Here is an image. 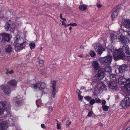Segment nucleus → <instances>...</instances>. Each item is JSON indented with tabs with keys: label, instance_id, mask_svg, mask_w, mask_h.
<instances>
[{
	"label": "nucleus",
	"instance_id": "1",
	"mask_svg": "<svg viewBox=\"0 0 130 130\" xmlns=\"http://www.w3.org/2000/svg\"><path fill=\"white\" fill-rule=\"evenodd\" d=\"M113 54V58L115 60L123 58L124 56L121 48L115 50Z\"/></svg>",
	"mask_w": 130,
	"mask_h": 130
},
{
	"label": "nucleus",
	"instance_id": "2",
	"mask_svg": "<svg viewBox=\"0 0 130 130\" xmlns=\"http://www.w3.org/2000/svg\"><path fill=\"white\" fill-rule=\"evenodd\" d=\"M120 105L121 108L125 109L128 107L130 106V98L126 97L121 101Z\"/></svg>",
	"mask_w": 130,
	"mask_h": 130
},
{
	"label": "nucleus",
	"instance_id": "3",
	"mask_svg": "<svg viewBox=\"0 0 130 130\" xmlns=\"http://www.w3.org/2000/svg\"><path fill=\"white\" fill-rule=\"evenodd\" d=\"M112 56L110 55L100 58V60L103 64L107 65L110 64L111 61Z\"/></svg>",
	"mask_w": 130,
	"mask_h": 130
},
{
	"label": "nucleus",
	"instance_id": "4",
	"mask_svg": "<svg viewBox=\"0 0 130 130\" xmlns=\"http://www.w3.org/2000/svg\"><path fill=\"white\" fill-rule=\"evenodd\" d=\"M34 88L35 91H38L44 88L46 86V84L44 83L36 84L34 85Z\"/></svg>",
	"mask_w": 130,
	"mask_h": 130
},
{
	"label": "nucleus",
	"instance_id": "5",
	"mask_svg": "<svg viewBox=\"0 0 130 130\" xmlns=\"http://www.w3.org/2000/svg\"><path fill=\"white\" fill-rule=\"evenodd\" d=\"M121 48L124 54H124H125V55L126 57H130V50H129V47L128 45L124 44L122 48Z\"/></svg>",
	"mask_w": 130,
	"mask_h": 130
},
{
	"label": "nucleus",
	"instance_id": "6",
	"mask_svg": "<svg viewBox=\"0 0 130 130\" xmlns=\"http://www.w3.org/2000/svg\"><path fill=\"white\" fill-rule=\"evenodd\" d=\"M120 41L123 44H126L129 42V40L126 37H125L123 34L120 35L119 37H118Z\"/></svg>",
	"mask_w": 130,
	"mask_h": 130
},
{
	"label": "nucleus",
	"instance_id": "7",
	"mask_svg": "<svg viewBox=\"0 0 130 130\" xmlns=\"http://www.w3.org/2000/svg\"><path fill=\"white\" fill-rule=\"evenodd\" d=\"M5 30L6 31H9L12 32L14 31L15 27L14 24L11 25L8 22L5 24Z\"/></svg>",
	"mask_w": 130,
	"mask_h": 130
},
{
	"label": "nucleus",
	"instance_id": "8",
	"mask_svg": "<svg viewBox=\"0 0 130 130\" xmlns=\"http://www.w3.org/2000/svg\"><path fill=\"white\" fill-rule=\"evenodd\" d=\"M56 81L54 80L52 83V86L51 87V96L53 98H54L56 95Z\"/></svg>",
	"mask_w": 130,
	"mask_h": 130
},
{
	"label": "nucleus",
	"instance_id": "9",
	"mask_svg": "<svg viewBox=\"0 0 130 130\" xmlns=\"http://www.w3.org/2000/svg\"><path fill=\"white\" fill-rule=\"evenodd\" d=\"M130 81V77L127 78L126 77H124L123 76H122L120 77L119 79L118 83L119 84L121 85L127 81L129 82Z\"/></svg>",
	"mask_w": 130,
	"mask_h": 130
},
{
	"label": "nucleus",
	"instance_id": "10",
	"mask_svg": "<svg viewBox=\"0 0 130 130\" xmlns=\"http://www.w3.org/2000/svg\"><path fill=\"white\" fill-rule=\"evenodd\" d=\"M95 51L98 52V54L99 55H101L102 52L105 51V49L101 46L98 45L94 48Z\"/></svg>",
	"mask_w": 130,
	"mask_h": 130
},
{
	"label": "nucleus",
	"instance_id": "11",
	"mask_svg": "<svg viewBox=\"0 0 130 130\" xmlns=\"http://www.w3.org/2000/svg\"><path fill=\"white\" fill-rule=\"evenodd\" d=\"M3 37L2 41L7 42L10 40L11 36L9 34L3 33L2 35Z\"/></svg>",
	"mask_w": 130,
	"mask_h": 130
},
{
	"label": "nucleus",
	"instance_id": "12",
	"mask_svg": "<svg viewBox=\"0 0 130 130\" xmlns=\"http://www.w3.org/2000/svg\"><path fill=\"white\" fill-rule=\"evenodd\" d=\"M2 87L5 94L9 95L11 91L10 87L3 85Z\"/></svg>",
	"mask_w": 130,
	"mask_h": 130
},
{
	"label": "nucleus",
	"instance_id": "13",
	"mask_svg": "<svg viewBox=\"0 0 130 130\" xmlns=\"http://www.w3.org/2000/svg\"><path fill=\"white\" fill-rule=\"evenodd\" d=\"M92 66L95 71L100 69L98 62L96 61H94L91 63Z\"/></svg>",
	"mask_w": 130,
	"mask_h": 130
},
{
	"label": "nucleus",
	"instance_id": "14",
	"mask_svg": "<svg viewBox=\"0 0 130 130\" xmlns=\"http://www.w3.org/2000/svg\"><path fill=\"white\" fill-rule=\"evenodd\" d=\"M15 41L14 43L22 44L24 43V40L23 38L21 37H19V36H17L15 38Z\"/></svg>",
	"mask_w": 130,
	"mask_h": 130
},
{
	"label": "nucleus",
	"instance_id": "15",
	"mask_svg": "<svg viewBox=\"0 0 130 130\" xmlns=\"http://www.w3.org/2000/svg\"><path fill=\"white\" fill-rule=\"evenodd\" d=\"M99 70L98 73L96 74V76L99 79L101 80L102 79L104 76V72L100 69Z\"/></svg>",
	"mask_w": 130,
	"mask_h": 130
},
{
	"label": "nucleus",
	"instance_id": "16",
	"mask_svg": "<svg viewBox=\"0 0 130 130\" xmlns=\"http://www.w3.org/2000/svg\"><path fill=\"white\" fill-rule=\"evenodd\" d=\"M14 45L15 47V50L17 51H18L23 49L24 47V46H23L22 44L14 43Z\"/></svg>",
	"mask_w": 130,
	"mask_h": 130
},
{
	"label": "nucleus",
	"instance_id": "17",
	"mask_svg": "<svg viewBox=\"0 0 130 130\" xmlns=\"http://www.w3.org/2000/svg\"><path fill=\"white\" fill-rule=\"evenodd\" d=\"M120 10V8H118L112 13L111 17L112 20H113L118 15V12Z\"/></svg>",
	"mask_w": 130,
	"mask_h": 130
},
{
	"label": "nucleus",
	"instance_id": "18",
	"mask_svg": "<svg viewBox=\"0 0 130 130\" xmlns=\"http://www.w3.org/2000/svg\"><path fill=\"white\" fill-rule=\"evenodd\" d=\"M7 123L6 122H2L0 124V129L1 130H6L7 128Z\"/></svg>",
	"mask_w": 130,
	"mask_h": 130
},
{
	"label": "nucleus",
	"instance_id": "19",
	"mask_svg": "<svg viewBox=\"0 0 130 130\" xmlns=\"http://www.w3.org/2000/svg\"><path fill=\"white\" fill-rule=\"evenodd\" d=\"M127 67L128 66L126 64H123L121 66L118 68L119 73H122L123 72Z\"/></svg>",
	"mask_w": 130,
	"mask_h": 130
},
{
	"label": "nucleus",
	"instance_id": "20",
	"mask_svg": "<svg viewBox=\"0 0 130 130\" xmlns=\"http://www.w3.org/2000/svg\"><path fill=\"white\" fill-rule=\"evenodd\" d=\"M17 81L15 79H12L8 82V84L11 86L16 87L17 83Z\"/></svg>",
	"mask_w": 130,
	"mask_h": 130
},
{
	"label": "nucleus",
	"instance_id": "21",
	"mask_svg": "<svg viewBox=\"0 0 130 130\" xmlns=\"http://www.w3.org/2000/svg\"><path fill=\"white\" fill-rule=\"evenodd\" d=\"M117 83L116 82L113 81L109 83V87L110 89H116V88Z\"/></svg>",
	"mask_w": 130,
	"mask_h": 130
},
{
	"label": "nucleus",
	"instance_id": "22",
	"mask_svg": "<svg viewBox=\"0 0 130 130\" xmlns=\"http://www.w3.org/2000/svg\"><path fill=\"white\" fill-rule=\"evenodd\" d=\"M124 26L126 28H130V20H125Z\"/></svg>",
	"mask_w": 130,
	"mask_h": 130
},
{
	"label": "nucleus",
	"instance_id": "23",
	"mask_svg": "<svg viewBox=\"0 0 130 130\" xmlns=\"http://www.w3.org/2000/svg\"><path fill=\"white\" fill-rule=\"evenodd\" d=\"M22 99V97L20 96H18L15 98V100H16V101L18 105L21 103Z\"/></svg>",
	"mask_w": 130,
	"mask_h": 130
},
{
	"label": "nucleus",
	"instance_id": "24",
	"mask_svg": "<svg viewBox=\"0 0 130 130\" xmlns=\"http://www.w3.org/2000/svg\"><path fill=\"white\" fill-rule=\"evenodd\" d=\"M122 31H123V32L122 34H123L124 36L126 37H130V31H124L123 30H122Z\"/></svg>",
	"mask_w": 130,
	"mask_h": 130
},
{
	"label": "nucleus",
	"instance_id": "25",
	"mask_svg": "<svg viewBox=\"0 0 130 130\" xmlns=\"http://www.w3.org/2000/svg\"><path fill=\"white\" fill-rule=\"evenodd\" d=\"M87 6L86 5L83 4L80 5L79 7V8L80 10L84 11L86 9Z\"/></svg>",
	"mask_w": 130,
	"mask_h": 130
},
{
	"label": "nucleus",
	"instance_id": "26",
	"mask_svg": "<svg viewBox=\"0 0 130 130\" xmlns=\"http://www.w3.org/2000/svg\"><path fill=\"white\" fill-rule=\"evenodd\" d=\"M111 71L110 67L108 66H106L104 69V71L109 73H110Z\"/></svg>",
	"mask_w": 130,
	"mask_h": 130
},
{
	"label": "nucleus",
	"instance_id": "27",
	"mask_svg": "<svg viewBox=\"0 0 130 130\" xmlns=\"http://www.w3.org/2000/svg\"><path fill=\"white\" fill-rule=\"evenodd\" d=\"M12 48L11 45H8L6 48V51L9 53L11 52L12 51Z\"/></svg>",
	"mask_w": 130,
	"mask_h": 130
},
{
	"label": "nucleus",
	"instance_id": "28",
	"mask_svg": "<svg viewBox=\"0 0 130 130\" xmlns=\"http://www.w3.org/2000/svg\"><path fill=\"white\" fill-rule=\"evenodd\" d=\"M29 45L30 48L31 50L34 48L35 46V43H30L29 44Z\"/></svg>",
	"mask_w": 130,
	"mask_h": 130
},
{
	"label": "nucleus",
	"instance_id": "29",
	"mask_svg": "<svg viewBox=\"0 0 130 130\" xmlns=\"http://www.w3.org/2000/svg\"><path fill=\"white\" fill-rule=\"evenodd\" d=\"M102 108L104 110L107 111L109 108V107L108 106L106 105H103L102 106Z\"/></svg>",
	"mask_w": 130,
	"mask_h": 130
},
{
	"label": "nucleus",
	"instance_id": "30",
	"mask_svg": "<svg viewBox=\"0 0 130 130\" xmlns=\"http://www.w3.org/2000/svg\"><path fill=\"white\" fill-rule=\"evenodd\" d=\"M89 53L91 56L92 57H94L96 55L95 53L92 51H90Z\"/></svg>",
	"mask_w": 130,
	"mask_h": 130
},
{
	"label": "nucleus",
	"instance_id": "31",
	"mask_svg": "<svg viewBox=\"0 0 130 130\" xmlns=\"http://www.w3.org/2000/svg\"><path fill=\"white\" fill-rule=\"evenodd\" d=\"M110 78L113 80V81L115 80L116 79V76L113 75H110L109 76Z\"/></svg>",
	"mask_w": 130,
	"mask_h": 130
},
{
	"label": "nucleus",
	"instance_id": "32",
	"mask_svg": "<svg viewBox=\"0 0 130 130\" xmlns=\"http://www.w3.org/2000/svg\"><path fill=\"white\" fill-rule=\"evenodd\" d=\"M117 38V37L115 35L113 34H112L111 37V39L112 42L114 40L116 39Z\"/></svg>",
	"mask_w": 130,
	"mask_h": 130
},
{
	"label": "nucleus",
	"instance_id": "33",
	"mask_svg": "<svg viewBox=\"0 0 130 130\" xmlns=\"http://www.w3.org/2000/svg\"><path fill=\"white\" fill-rule=\"evenodd\" d=\"M44 61L43 60H40L39 61V65L41 67L42 66L44 63Z\"/></svg>",
	"mask_w": 130,
	"mask_h": 130
},
{
	"label": "nucleus",
	"instance_id": "34",
	"mask_svg": "<svg viewBox=\"0 0 130 130\" xmlns=\"http://www.w3.org/2000/svg\"><path fill=\"white\" fill-rule=\"evenodd\" d=\"M5 109V108H4V109L2 108L1 107V106H0V116L3 114L4 110Z\"/></svg>",
	"mask_w": 130,
	"mask_h": 130
},
{
	"label": "nucleus",
	"instance_id": "35",
	"mask_svg": "<svg viewBox=\"0 0 130 130\" xmlns=\"http://www.w3.org/2000/svg\"><path fill=\"white\" fill-rule=\"evenodd\" d=\"M95 102V100L94 99H91L89 102V103L92 105L94 104Z\"/></svg>",
	"mask_w": 130,
	"mask_h": 130
},
{
	"label": "nucleus",
	"instance_id": "36",
	"mask_svg": "<svg viewBox=\"0 0 130 130\" xmlns=\"http://www.w3.org/2000/svg\"><path fill=\"white\" fill-rule=\"evenodd\" d=\"M6 102L4 101H1L0 102V104L2 105L3 107H5L6 106Z\"/></svg>",
	"mask_w": 130,
	"mask_h": 130
},
{
	"label": "nucleus",
	"instance_id": "37",
	"mask_svg": "<svg viewBox=\"0 0 130 130\" xmlns=\"http://www.w3.org/2000/svg\"><path fill=\"white\" fill-rule=\"evenodd\" d=\"M84 98L88 101H90L91 99V97H90L89 96H87L86 97H85Z\"/></svg>",
	"mask_w": 130,
	"mask_h": 130
},
{
	"label": "nucleus",
	"instance_id": "38",
	"mask_svg": "<svg viewBox=\"0 0 130 130\" xmlns=\"http://www.w3.org/2000/svg\"><path fill=\"white\" fill-rule=\"evenodd\" d=\"M95 102L98 103H100L101 102V100L99 98H96L95 99Z\"/></svg>",
	"mask_w": 130,
	"mask_h": 130
},
{
	"label": "nucleus",
	"instance_id": "39",
	"mask_svg": "<svg viewBox=\"0 0 130 130\" xmlns=\"http://www.w3.org/2000/svg\"><path fill=\"white\" fill-rule=\"evenodd\" d=\"M71 124V121L69 120H68L66 122V125L67 126H69V125Z\"/></svg>",
	"mask_w": 130,
	"mask_h": 130
},
{
	"label": "nucleus",
	"instance_id": "40",
	"mask_svg": "<svg viewBox=\"0 0 130 130\" xmlns=\"http://www.w3.org/2000/svg\"><path fill=\"white\" fill-rule=\"evenodd\" d=\"M93 113V112L92 111H89L87 116L89 117H90L91 116Z\"/></svg>",
	"mask_w": 130,
	"mask_h": 130
},
{
	"label": "nucleus",
	"instance_id": "41",
	"mask_svg": "<svg viewBox=\"0 0 130 130\" xmlns=\"http://www.w3.org/2000/svg\"><path fill=\"white\" fill-rule=\"evenodd\" d=\"M68 26H69V25H71L72 26H76L77 25V24L76 23H70L69 24H68L67 25Z\"/></svg>",
	"mask_w": 130,
	"mask_h": 130
},
{
	"label": "nucleus",
	"instance_id": "42",
	"mask_svg": "<svg viewBox=\"0 0 130 130\" xmlns=\"http://www.w3.org/2000/svg\"><path fill=\"white\" fill-rule=\"evenodd\" d=\"M14 71L13 70H11L10 71H7V72H6V74H8V73H9L10 74H11L12 73H13Z\"/></svg>",
	"mask_w": 130,
	"mask_h": 130
},
{
	"label": "nucleus",
	"instance_id": "43",
	"mask_svg": "<svg viewBox=\"0 0 130 130\" xmlns=\"http://www.w3.org/2000/svg\"><path fill=\"white\" fill-rule=\"evenodd\" d=\"M40 73L42 74L43 75H44L45 74V72H44V70L42 69L40 71Z\"/></svg>",
	"mask_w": 130,
	"mask_h": 130
},
{
	"label": "nucleus",
	"instance_id": "44",
	"mask_svg": "<svg viewBox=\"0 0 130 130\" xmlns=\"http://www.w3.org/2000/svg\"><path fill=\"white\" fill-rule=\"evenodd\" d=\"M78 98L79 100L81 101H82V100L83 98V96H81V95L79 94H78Z\"/></svg>",
	"mask_w": 130,
	"mask_h": 130
},
{
	"label": "nucleus",
	"instance_id": "45",
	"mask_svg": "<svg viewBox=\"0 0 130 130\" xmlns=\"http://www.w3.org/2000/svg\"><path fill=\"white\" fill-rule=\"evenodd\" d=\"M48 111H50L51 112H52L53 111L52 107L51 106H49L48 107Z\"/></svg>",
	"mask_w": 130,
	"mask_h": 130
},
{
	"label": "nucleus",
	"instance_id": "46",
	"mask_svg": "<svg viewBox=\"0 0 130 130\" xmlns=\"http://www.w3.org/2000/svg\"><path fill=\"white\" fill-rule=\"evenodd\" d=\"M106 103V101L105 100H103L102 101V106L103 105H105Z\"/></svg>",
	"mask_w": 130,
	"mask_h": 130
},
{
	"label": "nucleus",
	"instance_id": "47",
	"mask_svg": "<svg viewBox=\"0 0 130 130\" xmlns=\"http://www.w3.org/2000/svg\"><path fill=\"white\" fill-rule=\"evenodd\" d=\"M41 102V101L40 100H38L36 101V104L37 106H38V107H39V105L38 104V102Z\"/></svg>",
	"mask_w": 130,
	"mask_h": 130
},
{
	"label": "nucleus",
	"instance_id": "48",
	"mask_svg": "<svg viewBox=\"0 0 130 130\" xmlns=\"http://www.w3.org/2000/svg\"><path fill=\"white\" fill-rule=\"evenodd\" d=\"M76 93H77L78 94H78H80L81 93L80 91L79 90L77 89L76 91Z\"/></svg>",
	"mask_w": 130,
	"mask_h": 130
},
{
	"label": "nucleus",
	"instance_id": "49",
	"mask_svg": "<svg viewBox=\"0 0 130 130\" xmlns=\"http://www.w3.org/2000/svg\"><path fill=\"white\" fill-rule=\"evenodd\" d=\"M57 128L58 129H59L60 128V126L59 124L57 123Z\"/></svg>",
	"mask_w": 130,
	"mask_h": 130
},
{
	"label": "nucleus",
	"instance_id": "50",
	"mask_svg": "<svg viewBox=\"0 0 130 130\" xmlns=\"http://www.w3.org/2000/svg\"><path fill=\"white\" fill-rule=\"evenodd\" d=\"M41 127L43 128H45V126L43 124H42L41 125Z\"/></svg>",
	"mask_w": 130,
	"mask_h": 130
},
{
	"label": "nucleus",
	"instance_id": "51",
	"mask_svg": "<svg viewBox=\"0 0 130 130\" xmlns=\"http://www.w3.org/2000/svg\"><path fill=\"white\" fill-rule=\"evenodd\" d=\"M97 7L98 8H100L101 7L102 5L99 4H98L97 5Z\"/></svg>",
	"mask_w": 130,
	"mask_h": 130
},
{
	"label": "nucleus",
	"instance_id": "52",
	"mask_svg": "<svg viewBox=\"0 0 130 130\" xmlns=\"http://www.w3.org/2000/svg\"><path fill=\"white\" fill-rule=\"evenodd\" d=\"M62 24V25H64L65 23L63 21H61Z\"/></svg>",
	"mask_w": 130,
	"mask_h": 130
},
{
	"label": "nucleus",
	"instance_id": "53",
	"mask_svg": "<svg viewBox=\"0 0 130 130\" xmlns=\"http://www.w3.org/2000/svg\"><path fill=\"white\" fill-rule=\"evenodd\" d=\"M78 56L79 57H81V58L82 57H83V55H82V54L80 55H78Z\"/></svg>",
	"mask_w": 130,
	"mask_h": 130
},
{
	"label": "nucleus",
	"instance_id": "54",
	"mask_svg": "<svg viewBox=\"0 0 130 130\" xmlns=\"http://www.w3.org/2000/svg\"><path fill=\"white\" fill-rule=\"evenodd\" d=\"M60 18L62 19V14H60Z\"/></svg>",
	"mask_w": 130,
	"mask_h": 130
},
{
	"label": "nucleus",
	"instance_id": "55",
	"mask_svg": "<svg viewBox=\"0 0 130 130\" xmlns=\"http://www.w3.org/2000/svg\"><path fill=\"white\" fill-rule=\"evenodd\" d=\"M53 67V64H51L50 66V68L51 67Z\"/></svg>",
	"mask_w": 130,
	"mask_h": 130
},
{
	"label": "nucleus",
	"instance_id": "56",
	"mask_svg": "<svg viewBox=\"0 0 130 130\" xmlns=\"http://www.w3.org/2000/svg\"><path fill=\"white\" fill-rule=\"evenodd\" d=\"M62 19L64 21H66V19L65 18H62Z\"/></svg>",
	"mask_w": 130,
	"mask_h": 130
},
{
	"label": "nucleus",
	"instance_id": "57",
	"mask_svg": "<svg viewBox=\"0 0 130 130\" xmlns=\"http://www.w3.org/2000/svg\"><path fill=\"white\" fill-rule=\"evenodd\" d=\"M72 28L71 27H70L69 28V30H70L71 31V30H72Z\"/></svg>",
	"mask_w": 130,
	"mask_h": 130
},
{
	"label": "nucleus",
	"instance_id": "58",
	"mask_svg": "<svg viewBox=\"0 0 130 130\" xmlns=\"http://www.w3.org/2000/svg\"><path fill=\"white\" fill-rule=\"evenodd\" d=\"M11 120V118H9L8 119V121L9 122Z\"/></svg>",
	"mask_w": 130,
	"mask_h": 130
},
{
	"label": "nucleus",
	"instance_id": "59",
	"mask_svg": "<svg viewBox=\"0 0 130 130\" xmlns=\"http://www.w3.org/2000/svg\"><path fill=\"white\" fill-rule=\"evenodd\" d=\"M126 130H130V128H127Z\"/></svg>",
	"mask_w": 130,
	"mask_h": 130
},
{
	"label": "nucleus",
	"instance_id": "60",
	"mask_svg": "<svg viewBox=\"0 0 130 130\" xmlns=\"http://www.w3.org/2000/svg\"><path fill=\"white\" fill-rule=\"evenodd\" d=\"M64 25V27H66L67 26V25H66V24H65Z\"/></svg>",
	"mask_w": 130,
	"mask_h": 130
},
{
	"label": "nucleus",
	"instance_id": "61",
	"mask_svg": "<svg viewBox=\"0 0 130 130\" xmlns=\"http://www.w3.org/2000/svg\"><path fill=\"white\" fill-rule=\"evenodd\" d=\"M125 88L126 89H127V87H126V88Z\"/></svg>",
	"mask_w": 130,
	"mask_h": 130
},
{
	"label": "nucleus",
	"instance_id": "62",
	"mask_svg": "<svg viewBox=\"0 0 130 130\" xmlns=\"http://www.w3.org/2000/svg\"><path fill=\"white\" fill-rule=\"evenodd\" d=\"M42 47H41V49H42Z\"/></svg>",
	"mask_w": 130,
	"mask_h": 130
},
{
	"label": "nucleus",
	"instance_id": "63",
	"mask_svg": "<svg viewBox=\"0 0 130 130\" xmlns=\"http://www.w3.org/2000/svg\"><path fill=\"white\" fill-rule=\"evenodd\" d=\"M129 84L130 85V84Z\"/></svg>",
	"mask_w": 130,
	"mask_h": 130
}]
</instances>
